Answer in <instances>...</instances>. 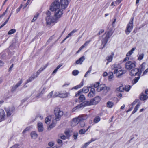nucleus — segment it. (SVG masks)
<instances>
[{
    "instance_id": "f704fd0d",
    "label": "nucleus",
    "mask_w": 148,
    "mask_h": 148,
    "mask_svg": "<svg viewBox=\"0 0 148 148\" xmlns=\"http://www.w3.org/2000/svg\"><path fill=\"white\" fill-rule=\"evenodd\" d=\"M99 86L100 88V89L101 91L104 90L106 89V87L104 84H101Z\"/></svg>"
},
{
    "instance_id": "680f3d73",
    "label": "nucleus",
    "mask_w": 148,
    "mask_h": 148,
    "mask_svg": "<svg viewBox=\"0 0 148 148\" xmlns=\"http://www.w3.org/2000/svg\"><path fill=\"white\" fill-rule=\"evenodd\" d=\"M100 85H99V82H97L96 83H95L94 84V87L95 88L98 87Z\"/></svg>"
},
{
    "instance_id": "4d7b16f0",
    "label": "nucleus",
    "mask_w": 148,
    "mask_h": 148,
    "mask_svg": "<svg viewBox=\"0 0 148 148\" xmlns=\"http://www.w3.org/2000/svg\"><path fill=\"white\" fill-rule=\"evenodd\" d=\"M30 130V127H28L26 128L25 130H24L23 132V134H25L27 131H28Z\"/></svg>"
},
{
    "instance_id": "f8f14e48",
    "label": "nucleus",
    "mask_w": 148,
    "mask_h": 148,
    "mask_svg": "<svg viewBox=\"0 0 148 148\" xmlns=\"http://www.w3.org/2000/svg\"><path fill=\"white\" fill-rule=\"evenodd\" d=\"M14 108H6L5 110L6 112L7 116L9 117L12 114L13 111L14 110Z\"/></svg>"
},
{
    "instance_id": "473e14b6",
    "label": "nucleus",
    "mask_w": 148,
    "mask_h": 148,
    "mask_svg": "<svg viewBox=\"0 0 148 148\" xmlns=\"http://www.w3.org/2000/svg\"><path fill=\"white\" fill-rule=\"evenodd\" d=\"M140 105V104L138 103L136 106L133 111V112H132V113L133 114L135 113L137 111V110L138 109Z\"/></svg>"
},
{
    "instance_id": "6ab92c4d",
    "label": "nucleus",
    "mask_w": 148,
    "mask_h": 148,
    "mask_svg": "<svg viewBox=\"0 0 148 148\" xmlns=\"http://www.w3.org/2000/svg\"><path fill=\"white\" fill-rule=\"evenodd\" d=\"M47 64H45V65L41 67L37 72L35 73L38 76L40 74V73L44 70L47 66Z\"/></svg>"
},
{
    "instance_id": "de8ad7c7",
    "label": "nucleus",
    "mask_w": 148,
    "mask_h": 148,
    "mask_svg": "<svg viewBox=\"0 0 148 148\" xmlns=\"http://www.w3.org/2000/svg\"><path fill=\"white\" fill-rule=\"evenodd\" d=\"M86 130L84 129H82L80 130L79 131V133L81 134H83L86 132Z\"/></svg>"
},
{
    "instance_id": "5701e85b",
    "label": "nucleus",
    "mask_w": 148,
    "mask_h": 148,
    "mask_svg": "<svg viewBox=\"0 0 148 148\" xmlns=\"http://www.w3.org/2000/svg\"><path fill=\"white\" fill-rule=\"evenodd\" d=\"M118 74L117 75V77H120L123 74H125L126 73V71L124 70H119L118 72Z\"/></svg>"
},
{
    "instance_id": "a878e982",
    "label": "nucleus",
    "mask_w": 148,
    "mask_h": 148,
    "mask_svg": "<svg viewBox=\"0 0 148 148\" xmlns=\"http://www.w3.org/2000/svg\"><path fill=\"white\" fill-rule=\"evenodd\" d=\"M83 82L82 81L79 84L73 87L72 88V89H78L80 88L81 87L83 86Z\"/></svg>"
},
{
    "instance_id": "2f4dec72",
    "label": "nucleus",
    "mask_w": 148,
    "mask_h": 148,
    "mask_svg": "<svg viewBox=\"0 0 148 148\" xmlns=\"http://www.w3.org/2000/svg\"><path fill=\"white\" fill-rule=\"evenodd\" d=\"M85 99V98L83 95H80L79 98V102H81L84 100Z\"/></svg>"
},
{
    "instance_id": "f3484780",
    "label": "nucleus",
    "mask_w": 148,
    "mask_h": 148,
    "mask_svg": "<svg viewBox=\"0 0 148 148\" xmlns=\"http://www.w3.org/2000/svg\"><path fill=\"white\" fill-rule=\"evenodd\" d=\"M95 95V90L93 88H91L88 96L89 97H92L94 96Z\"/></svg>"
},
{
    "instance_id": "39448f33",
    "label": "nucleus",
    "mask_w": 148,
    "mask_h": 148,
    "mask_svg": "<svg viewBox=\"0 0 148 148\" xmlns=\"http://www.w3.org/2000/svg\"><path fill=\"white\" fill-rule=\"evenodd\" d=\"M134 18L132 17L129 23L127 24L125 32L127 35H128L132 31L133 27Z\"/></svg>"
},
{
    "instance_id": "aec40b11",
    "label": "nucleus",
    "mask_w": 148,
    "mask_h": 148,
    "mask_svg": "<svg viewBox=\"0 0 148 148\" xmlns=\"http://www.w3.org/2000/svg\"><path fill=\"white\" fill-rule=\"evenodd\" d=\"M85 57L83 56L80 58L78 60L76 61V62L77 64H81L85 60Z\"/></svg>"
},
{
    "instance_id": "ddd939ff",
    "label": "nucleus",
    "mask_w": 148,
    "mask_h": 148,
    "mask_svg": "<svg viewBox=\"0 0 148 148\" xmlns=\"http://www.w3.org/2000/svg\"><path fill=\"white\" fill-rule=\"evenodd\" d=\"M139 72V69H134L132 70L130 72V75L131 76L136 75L138 74V75H140V73H138Z\"/></svg>"
},
{
    "instance_id": "bf43d9fd",
    "label": "nucleus",
    "mask_w": 148,
    "mask_h": 148,
    "mask_svg": "<svg viewBox=\"0 0 148 148\" xmlns=\"http://www.w3.org/2000/svg\"><path fill=\"white\" fill-rule=\"evenodd\" d=\"M30 1L29 0H28L27 1V3H26L24 5V7H23V8L24 9L25 8H26V6L28 5V4H29V3L30 2Z\"/></svg>"
},
{
    "instance_id": "6e6552de",
    "label": "nucleus",
    "mask_w": 148,
    "mask_h": 148,
    "mask_svg": "<svg viewBox=\"0 0 148 148\" xmlns=\"http://www.w3.org/2000/svg\"><path fill=\"white\" fill-rule=\"evenodd\" d=\"M80 120L79 117L73 118L71 122V125L72 127H74L77 125Z\"/></svg>"
},
{
    "instance_id": "4c0bfd02",
    "label": "nucleus",
    "mask_w": 148,
    "mask_h": 148,
    "mask_svg": "<svg viewBox=\"0 0 148 148\" xmlns=\"http://www.w3.org/2000/svg\"><path fill=\"white\" fill-rule=\"evenodd\" d=\"M116 91L121 92H123L124 90V88L122 86H120L116 89Z\"/></svg>"
},
{
    "instance_id": "f257e3e1",
    "label": "nucleus",
    "mask_w": 148,
    "mask_h": 148,
    "mask_svg": "<svg viewBox=\"0 0 148 148\" xmlns=\"http://www.w3.org/2000/svg\"><path fill=\"white\" fill-rule=\"evenodd\" d=\"M50 10L54 12V16H49L47 18L49 25L52 24H55L58 22V20L62 16L64 10L60 7L58 0H56L52 3L50 7Z\"/></svg>"
},
{
    "instance_id": "0e129e2a",
    "label": "nucleus",
    "mask_w": 148,
    "mask_h": 148,
    "mask_svg": "<svg viewBox=\"0 0 148 148\" xmlns=\"http://www.w3.org/2000/svg\"><path fill=\"white\" fill-rule=\"evenodd\" d=\"M121 1L122 0H116V1L115 2V3L118 4L120 3Z\"/></svg>"
},
{
    "instance_id": "5fc2aeb1",
    "label": "nucleus",
    "mask_w": 148,
    "mask_h": 148,
    "mask_svg": "<svg viewBox=\"0 0 148 148\" xmlns=\"http://www.w3.org/2000/svg\"><path fill=\"white\" fill-rule=\"evenodd\" d=\"M23 6V5L22 4H21L19 7L16 10V12L17 13H18L20 11L21 9V8Z\"/></svg>"
},
{
    "instance_id": "09e8293b",
    "label": "nucleus",
    "mask_w": 148,
    "mask_h": 148,
    "mask_svg": "<svg viewBox=\"0 0 148 148\" xmlns=\"http://www.w3.org/2000/svg\"><path fill=\"white\" fill-rule=\"evenodd\" d=\"M53 91L51 92L48 95H47V97L49 98H50L51 97H53Z\"/></svg>"
},
{
    "instance_id": "c85d7f7f",
    "label": "nucleus",
    "mask_w": 148,
    "mask_h": 148,
    "mask_svg": "<svg viewBox=\"0 0 148 148\" xmlns=\"http://www.w3.org/2000/svg\"><path fill=\"white\" fill-rule=\"evenodd\" d=\"M148 98V96L142 94L141 95L140 99L141 100H145Z\"/></svg>"
},
{
    "instance_id": "603ef678",
    "label": "nucleus",
    "mask_w": 148,
    "mask_h": 148,
    "mask_svg": "<svg viewBox=\"0 0 148 148\" xmlns=\"http://www.w3.org/2000/svg\"><path fill=\"white\" fill-rule=\"evenodd\" d=\"M79 122L80 123V125L81 127H83L85 125V123L83 121H80Z\"/></svg>"
},
{
    "instance_id": "37998d69",
    "label": "nucleus",
    "mask_w": 148,
    "mask_h": 148,
    "mask_svg": "<svg viewBox=\"0 0 148 148\" xmlns=\"http://www.w3.org/2000/svg\"><path fill=\"white\" fill-rule=\"evenodd\" d=\"M90 41H87L81 47V48H83L86 47L89 44Z\"/></svg>"
},
{
    "instance_id": "bb28decb",
    "label": "nucleus",
    "mask_w": 148,
    "mask_h": 148,
    "mask_svg": "<svg viewBox=\"0 0 148 148\" xmlns=\"http://www.w3.org/2000/svg\"><path fill=\"white\" fill-rule=\"evenodd\" d=\"M68 95L67 93L66 92L62 93V92H60V94L59 95V97L61 98H65L67 97Z\"/></svg>"
},
{
    "instance_id": "1a4fd4ad",
    "label": "nucleus",
    "mask_w": 148,
    "mask_h": 148,
    "mask_svg": "<svg viewBox=\"0 0 148 148\" xmlns=\"http://www.w3.org/2000/svg\"><path fill=\"white\" fill-rule=\"evenodd\" d=\"M101 100V98L99 96H97L91 100V104L95 105L98 103Z\"/></svg>"
},
{
    "instance_id": "cd10ccee",
    "label": "nucleus",
    "mask_w": 148,
    "mask_h": 148,
    "mask_svg": "<svg viewBox=\"0 0 148 148\" xmlns=\"http://www.w3.org/2000/svg\"><path fill=\"white\" fill-rule=\"evenodd\" d=\"M107 106L109 108H112L114 105V103L110 101H108L106 104Z\"/></svg>"
},
{
    "instance_id": "ea45409f",
    "label": "nucleus",
    "mask_w": 148,
    "mask_h": 148,
    "mask_svg": "<svg viewBox=\"0 0 148 148\" xmlns=\"http://www.w3.org/2000/svg\"><path fill=\"white\" fill-rule=\"evenodd\" d=\"M131 88V86L129 85H127L125 86V87L124 88V90H125V91L128 92L130 90V88Z\"/></svg>"
},
{
    "instance_id": "e433bc0d",
    "label": "nucleus",
    "mask_w": 148,
    "mask_h": 148,
    "mask_svg": "<svg viewBox=\"0 0 148 148\" xmlns=\"http://www.w3.org/2000/svg\"><path fill=\"white\" fill-rule=\"evenodd\" d=\"M92 69V66H91L89 68L88 71L86 72L84 75L85 77H86L88 74L90 73Z\"/></svg>"
},
{
    "instance_id": "0eeeda50",
    "label": "nucleus",
    "mask_w": 148,
    "mask_h": 148,
    "mask_svg": "<svg viewBox=\"0 0 148 148\" xmlns=\"http://www.w3.org/2000/svg\"><path fill=\"white\" fill-rule=\"evenodd\" d=\"M61 8L64 10L68 6L69 2L68 0H60V2Z\"/></svg>"
},
{
    "instance_id": "f03ea898",
    "label": "nucleus",
    "mask_w": 148,
    "mask_h": 148,
    "mask_svg": "<svg viewBox=\"0 0 148 148\" xmlns=\"http://www.w3.org/2000/svg\"><path fill=\"white\" fill-rule=\"evenodd\" d=\"M112 29H110L108 31L106 32L103 35V38L102 40V44L103 45L102 48L105 47L106 44L107 43L108 38L112 35L113 33Z\"/></svg>"
},
{
    "instance_id": "c03bdc74",
    "label": "nucleus",
    "mask_w": 148,
    "mask_h": 148,
    "mask_svg": "<svg viewBox=\"0 0 148 148\" xmlns=\"http://www.w3.org/2000/svg\"><path fill=\"white\" fill-rule=\"evenodd\" d=\"M79 73V71L77 70H74L72 72V74L74 76L77 75Z\"/></svg>"
},
{
    "instance_id": "7c9ffc66",
    "label": "nucleus",
    "mask_w": 148,
    "mask_h": 148,
    "mask_svg": "<svg viewBox=\"0 0 148 148\" xmlns=\"http://www.w3.org/2000/svg\"><path fill=\"white\" fill-rule=\"evenodd\" d=\"M140 78V76L135 77L132 81V84H136Z\"/></svg>"
},
{
    "instance_id": "4be33fe9",
    "label": "nucleus",
    "mask_w": 148,
    "mask_h": 148,
    "mask_svg": "<svg viewBox=\"0 0 148 148\" xmlns=\"http://www.w3.org/2000/svg\"><path fill=\"white\" fill-rule=\"evenodd\" d=\"M46 87H44L43 89L42 90L40 93H39L36 96V97L37 98H38L40 97L45 92V90H46Z\"/></svg>"
},
{
    "instance_id": "052dcab7",
    "label": "nucleus",
    "mask_w": 148,
    "mask_h": 148,
    "mask_svg": "<svg viewBox=\"0 0 148 148\" xmlns=\"http://www.w3.org/2000/svg\"><path fill=\"white\" fill-rule=\"evenodd\" d=\"M7 12V10H5V11L3 13V14L0 15V19L2 18L5 14Z\"/></svg>"
},
{
    "instance_id": "393cba45",
    "label": "nucleus",
    "mask_w": 148,
    "mask_h": 148,
    "mask_svg": "<svg viewBox=\"0 0 148 148\" xmlns=\"http://www.w3.org/2000/svg\"><path fill=\"white\" fill-rule=\"evenodd\" d=\"M114 55V53L113 52H112L111 53V55L108 56V57H107V60L108 62H110L112 61Z\"/></svg>"
},
{
    "instance_id": "9d476101",
    "label": "nucleus",
    "mask_w": 148,
    "mask_h": 148,
    "mask_svg": "<svg viewBox=\"0 0 148 148\" xmlns=\"http://www.w3.org/2000/svg\"><path fill=\"white\" fill-rule=\"evenodd\" d=\"M6 117L5 112L3 109H0V122H1L5 119Z\"/></svg>"
},
{
    "instance_id": "69168bd1",
    "label": "nucleus",
    "mask_w": 148,
    "mask_h": 148,
    "mask_svg": "<svg viewBox=\"0 0 148 148\" xmlns=\"http://www.w3.org/2000/svg\"><path fill=\"white\" fill-rule=\"evenodd\" d=\"M147 72H148V68L144 72L143 75H145Z\"/></svg>"
},
{
    "instance_id": "9b49d317",
    "label": "nucleus",
    "mask_w": 148,
    "mask_h": 148,
    "mask_svg": "<svg viewBox=\"0 0 148 148\" xmlns=\"http://www.w3.org/2000/svg\"><path fill=\"white\" fill-rule=\"evenodd\" d=\"M112 69L114 70V74L117 73L118 69H120L121 67L119 64H115L112 66Z\"/></svg>"
},
{
    "instance_id": "c9c22d12",
    "label": "nucleus",
    "mask_w": 148,
    "mask_h": 148,
    "mask_svg": "<svg viewBox=\"0 0 148 148\" xmlns=\"http://www.w3.org/2000/svg\"><path fill=\"white\" fill-rule=\"evenodd\" d=\"M16 32V30L15 29H12L9 30L8 33V35H11L12 34H13L14 33H15Z\"/></svg>"
},
{
    "instance_id": "3c124183",
    "label": "nucleus",
    "mask_w": 148,
    "mask_h": 148,
    "mask_svg": "<svg viewBox=\"0 0 148 148\" xmlns=\"http://www.w3.org/2000/svg\"><path fill=\"white\" fill-rule=\"evenodd\" d=\"M81 107V106H80V105H79L78 106H77V107H75L74 108H73L72 109V111L73 112H74L75 111V110L77 109H79Z\"/></svg>"
},
{
    "instance_id": "b1692460",
    "label": "nucleus",
    "mask_w": 148,
    "mask_h": 148,
    "mask_svg": "<svg viewBox=\"0 0 148 148\" xmlns=\"http://www.w3.org/2000/svg\"><path fill=\"white\" fill-rule=\"evenodd\" d=\"M31 136L32 139H36L38 136V135L35 131H32L31 133Z\"/></svg>"
},
{
    "instance_id": "72a5a7b5",
    "label": "nucleus",
    "mask_w": 148,
    "mask_h": 148,
    "mask_svg": "<svg viewBox=\"0 0 148 148\" xmlns=\"http://www.w3.org/2000/svg\"><path fill=\"white\" fill-rule=\"evenodd\" d=\"M145 62L143 63L140 67V69L141 71H143L145 69Z\"/></svg>"
},
{
    "instance_id": "8fccbe9b",
    "label": "nucleus",
    "mask_w": 148,
    "mask_h": 148,
    "mask_svg": "<svg viewBox=\"0 0 148 148\" xmlns=\"http://www.w3.org/2000/svg\"><path fill=\"white\" fill-rule=\"evenodd\" d=\"M60 94V92H55L53 95V98H55L58 96L59 97V95Z\"/></svg>"
},
{
    "instance_id": "dca6fc26",
    "label": "nucleus",
    "mask_w": 148,
    "mask_h": 148,
    "mask_svg": "<svg viewBox=\"0 0 148 148\" xmlns=\"http://www.w3.org/2000/svg\"><path fill=\"white\" fill-rule=\"evenodd\" d=\"M80 106H81V107H85L87 106L92 105V104H91V100L90 101H85L84 102H83L82 103L80 104Z\"/></svg>"
},
{
    "instance_id": "2eb2a0df",
    "label": "nucleus",
    "mask_w": 148,
    "mask_h": 148,
    "mask_svg": "<svg viewBox=\"0 0 148 148\" xmlns=\"http://www.w3.org/2000/svg\"><path fill=\"white\" fill-rule=\"evenodd\" d=\"M38 75L36 73H34L31 75L27 80L26 84L32 81L34 79L38 77Z\"/></svg>"
},
{
    "instance_id": "a19ab883",
    "label": "nucleus",
    "mask_w": 148,
    "mask_h": 148,
    "mask_svg": "<svg viewBox=\"0 0 148 148\" xmlns=\"http://www.w3.org/2000/svg\"><path fill=\"white\" fill-rule=\"evenodd\" d=\"M144 56V54L142 53L138 55V60H142Z\"/></svg>"
},
{
    "instance_id": "79ce46f5",
    "label": "nucleus",
    "mask_w": 148,
    "mask_h": 148,
    "mask_svg": "<svg viewBox=\"0 0 148 148\" xmlns=\"http://www.w3.org/2000/svg\"><path fill=\"white\" fill-rule=\"evenodd\" d=\"M22 82V80H21L16 84L15 85L14 87L16 89L17 87H19Z\"/></svg>"
},
{
    "instance_id": "58836bf2",
    "label": "nucleus",
    "mask_w": 148,
    "mask_h": 148,
    "mask_svg": "<svg viewBox=\"0 0 148 148\" xmlns=\"http://www.w3.org/2000/svg\"><path fill=\"white\" fill-rule=\"evenodd\" d=\"M47 17L46 18V22H47V25H49V24L48 23V22L47 21V17L49 16H53L52 15H51V12L49 11H48L47 12Z\"/></svg>"
},
{
    "instance_id": "774afa93",
    "label": "nucleus",
    "mask_w": 148,
    "mask_h": 148,
    "mask_svg": "<svg viewBox=\"0 0 148 148\" xmlns=\"http://www.w3.org/2000/svg\"><path fill=\"white\" fill-rule=\"evenodd\" d=\"M60 138L63 140H65L66 138V136L64 135H61L60 136Z\"/></svg>"
},
{
    "instance_id": "a18cd8bd",
    "label": "nucleus",
    "mask_w": 148,
    "mask_h": 148,
    "mask_svg": "<svg viewBox=\"0 0 148 148\" xmlns=\"http://www.w3.org/2000/svg\"><path fill=\"white\" fill-rule=\"evenodd\" d=\"M108 75H109V79H112L113 77V73L110 72L109 73Z\"/></svg>"
},
{
    "instance_id": "338daca9",
    "label": "nucleus",
    "mask_w": 148,
    "mask_h": 148,
    "mask_svg": "<svg viewBox=\"0 0 148 148\" xmlns=\"http://www.w3.org/2000/svg\"><path fill=\"white\" fill-rule=\"evenodd\" d=\"M48 144L50 146L52 147L54 145V143L53 142H50Z\"/></svg>"
},
{
    "instance_id": "c756f323",
    "label": "nucleus",
    "mask_w": 148,
    "mask_h": 148,
    "mask_svg": "<svg viewBox=\"0 0 148 148\" xmlns=\"http://www.w3.org/2000/svg\"><path fill=\"white\" fill-rule=\"evenodd\" d=\"M136 49V48L134 47L132 48V49L129 51L127 54L126 56H129L131 55L133 52V51Z\"/></svg>"
},
{
    "instance_id": "864d4df0",
    "label": "nucleus",
    "mask_w": 148,
    "mask_h": 148,
    "mask_svg": "<svg viewBox=\"0 0 148 148\" xmlns=\"http://www.w3.org/2000/svg\"><path fill=\"white\" fill-rule=\"evenodd\" d=\"M57 143L60 144V145L62 146L63 145L62 141L60 139H58L57 140Z\"/></svg>"
},
{
    "instance_id": "20e7f679",
    "label": "nucleus",
    "mask_w": 148,
    "mask_h": 148,
    "mask_svg": "<svg viewBox=\"0 0 148 148\" xmlns=\"http://www.w3.org/2000/svg\"><path fill=\"white\" fill-rule=\"evenodd\" d=\"M54 113L56 116L55 121H59L63 115V111L59 108H56L54 110Z\"/></svg>"
},
{
    "instance_id": "49530a36",
    "label": "nucleus",
    "mask_w": 148,
    "mask_h": 148,
    "mask_svg": "<svg viewBox=\"0 0 148 148\" xmlns=\"http://www.w3.org/2000/svg\"><path fill=\"white\" fill-rule=\"evenodd\" d=\"M100 120V118L99 116L95 117L94 119V121L95 123H96L99 122Z\"/></svg>"
},
{
    "instance_id": "a211bd4d",
    "label": "nucleus",
    "mask_w": 148,
    "mask_h": 148,
    "mask_svg": "<svg viewBox=\"0 0 148 148\" xmlns=\"http://www.w3.org/2000/svg\"><path fill=\"white\" fill-rule=\"evenodd\" d=\"M37 127L38 131L42 132L43 130V124L42 122H39L37 124Z\"/></svg>"
},
{
    "instance_id": "6e6d98bb",
    "label": "nucleus",
    "mask_w": 148,
    "mask_h": 148,
    "mask_svg": "<svg viewBox=\"0 0 148 148\" xmlns=\"http://www.w3.org/2000/svg\"><path fill=\"white\" fill-rule=\"evenodd\" d=\"M78 135V133L77 132L74 134L73 137L74 139H77Z\"/></svg>"
},
{
    "instance_id": "13d9d810",
    "label": "nucleus",
    "mask_w": 148,
    "mask_h": 148,
    "mask_svg": "<svg viewBox=\"0 0 148 148\" xmlns=\"http://www.w3.org/2000/svg\"><path fill=\"white\" fill-rule=\"evenodd\" d=\"M89 144H88V142L84 144L82 147V148H86V147Z\"/></svg>"
},
{
    "instance_id": "412c9836",
    "label": "nucleus",
    "mask_w": 148,
    "mask_h": 148,
    "mask_svg": "<svg viewBox=\"0 0 148 148\" xmlns=\"http://www.w3.org/2000/svg\"><path fill=\"white\" fill-rule=\"evenodd\" d=\"M78 117L80 121H83L87 119L88 118V116L86 114H84L80 116H79Z\"/></svg>"
},
{
    "instance_id": "423d86ee",
    "label": "nucleus",
    "mask_w": 148,
    "mask_h": 148,
    "mask_svg": "<svg viewBox=\"0 0 148 148\" xmlns=\"http://www.w3.org/2000/svg\"><path fill=\"white\" fill-rule=\"evenodd\" d=\"M136 66L135 62L130 61H128L126 62L125 64V67L127 70H130L134 68Z\"/></svg>"
},
{
    "instance_id": "4468645a",
    "label": "nucleus",
    "mask_w": 148,
    "mask_h": 148,
    "mask_svg": "<svg viewBox=\"0 0 148 148\" xmlns=\"http://www.w3.org/2000/svg\"><path fill=\"white\" fill-rule=\"evenodd\" d=\"M89 91V89L86 87H84L82 90H80L78 92V93L76 94L75 96L77 97L79 95V94L81 92H83L84 93H87Z\"/></svg>"
},
{
    "instance_id": "e2e57ef3",
    "label": "nucleus",
    "mask_w": 148,
    "mask_h": 148,
    "mask_svg": "<svg viewBox=\"0 0 148 148\" xmlns=\"http://www.w3.org/2000/svg\"><path fill=\"white\" fill-rule=\"evenodd\" d=\"M96 140V139H94L93 138H92L91 139V140H90L88 142V144H90L91 142H93V141H95Z\"/></svg>"
},
{
    "instance_id": "7ed1b4c3",
    "label": "nucleus",
    "mask_w": 148,
    "mask_h": 148,
    "mask_svg": "<svg viewBox=\"0 0 148 148\" xmlns=\"http://www.w3.org/2000/svg\"><path fill=\"white\" fill-rule=\"evenodd\" d=\"M53 116H47L45 119V122L47 124H49L51 122V120H52V123L49 125L48 128L49 130H50L51 128L53 127L56 124V121L55 119H53Z\"/></svg>"
}]
</instances>
